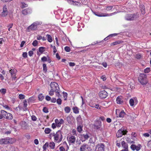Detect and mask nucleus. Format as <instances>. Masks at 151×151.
<instances>
[{
	"instance_id": "obj_34",
	"label": "nucleus",
	"mask_w": 151,
	"mask_h": 151,
	"mask_svg": "<svg viewBox=\"0 0 151 151\" xmlns=\"http://www.w3.org/2000/svg\"><path fill=\"white\" fill-rule=\"evenodd\" d=\"M51 131L52 130L50 128H46L45 129L44 132L45 134H48L50 133Z\"/></svg>"
},
{
	"instance_id": "obj_15",
	"label": "nucleus",
	"mask_w": 151,
	"mask_h": 151,
	"mask_svg": "<svg viewBox=\"0 0 151 151\" xmlns=\"http://www.w3.org/2000/svg\"><path fill=\"white\" fill-rule=\"evenodd\" d=\"M4 118L8 120H12L13 118L12 115L8 113L6 111V113H4Z\"/></svg>"
},
{
	"instance_id": "obj_10",
	"label": "nucleus",
	"mask_w": 151,
	"mask_h": 151,
	"mask_svg": "<svg viewBox=\"0 0 151 151\" xmlns=\"http://www.w3.org/2000/svg\"><path fill=\"white\" fill-rule=\"evenodd\" d=\"M99 95L101 99H104L108 96V94L106 91L103 90L99 92Z\"/></svg>"
},
{
	"instance_id": "obj_3",
	"label": "nucleus",
	"mask_w": 151,
	"mask_h": 151,
	"mask_svg": "<svg viewBox=\"0 0 151 151\" xmlns=\"http://www.w3.org/2000/svg\"><path fill=\"white\" fill-rule=\"evenodd\" d=\"M139 17V15L137 14H128L125 17V19L127 20H134Z\"/></svg>"
},
{
	"instance_id": "obj_12",
	"label": "nucleus",
	"mask_w": 151,
	"mask_h": 151,
	"mask_svg": "<svg viewBox=\"0 0 151 151\" xmlns=\"http://www.w3.org/2000/svg\"><path fill=\"white\" fill-rule=\"evenodd\" d=\"M129 103L130 105L132 106L134 105H136L138 103V101L136 97L131 99L129 101Z\"/></svg>"
},
{
	"instance_id": "obj_18",
	"label": "nucleus",
	"mask_w": 151,
	"mask_h": 151,
	"mask_svg": "<svg viewBox=\"0 0 151 151\" xmlns=\"http://www.w3.org/2000/svg\"><path fill=\"white\" fill-rule=\"evenodd\" d=\"M101 126V121H98L96 122L94 125L95 128L98 129H100Z\"/></svg>"
},
{
	"instance_id": "obj_2",
	"label": "nucleus",
	"mask_w": 151,
	"mask_h": 151,
	"mask_svg": "<svg viewBox=\"0 0 151 151\" xmlns=\"http://www.w3.org/2000/svg\"><path fill=\"white\" fill-rule=\"evenodd\" d=\"M138 81L142 85L146 84L148 82L146 75L144 73L140 74L138 78Z\"/></svg>"
},
{
	"instance_id": "obj_6",
	"label": "nucleus",
	"mask_w": 151,
	"mask_h": 151,
	"mask_svg": "<svg viewBox=\"0 0 151 151\" xmlns=\"http://www.w3.org/2000/svg\"><path fill=\"white\" fill-rule=\"evenodd\" d=\"M39 24L40 22H39L37 21L35 22L28 27V29L29 30V31L35 30L37 29V25Z\"/></svg>"
},
{
	"instance_id": "obj_40",
	"label": "nucleus",
	"mask_w": 151,
	"mask_h": 151,
	"mask_svg": "<svg viewBox=\"0 0 151 151\" xmlns=\"http://www.w3.org/2000/svg\"><path fill=\"white\" fill-rule=\"evenodd\" d=\"M0 92L2 95H4L6 92V89L5 88H2L0 89Z\"/></svg>"
},
{
	"instance_id": "obj_64",
	"label": "nucleus",
	"mask_w": 151,
	"mask_h": 151,
	"mask_svg": "<svg viewBox=\"0 0 151 151\" xmlns=\"http://www.w3.org/2000/svg\"><path fill=\"white\" fill-rule=\"evenodd\" d=\"M22 56L24 58H27V52H24L22 54Z\"/></svg>"
},
{
	"instance_id": "obj_33",
	"label": "nucleus",
	"mask_w": 151,
	"mask_h": 151,
	"mask_svg": "<svg viewBox=\"0 0 151 151\" xmlns=\"http://www.w3.org/2000/svg\"><path fill=\"white\" fill-rule=\"evenodd\" d=\"M140 10L142 14H143L145 13V10L144 6L143 5H141L140 6Z\"/></svg>"
},
{
	"instance_id": "obj_5",
	"label": "nucleus",
	"mask_w": 151,
	"mask_h": 151,
	"mask_svg": "<svg viewBox=\"0 0 151 151\" xmlns=\"http://www.w3.org/2000/svg\"><path fill=\"white\" fill-rule=\"evenodd\" d=\"M93 13L94 14H95L96 16L99 17H109L110 16H111L113 14H115L116 12H114L113 13H110V14H107V13H96L94 12H93Z\"/></svg>"
},
{
	"instance_id": "obj_59",
	"label": "nucleus",
	"mask_w": 151,
	"mask_h": 151,
	"mask_svg": "<svg viewBox=\"0 0 151 151\" xmlns=\"http://www.w3.org/2000/svg\"><path fill=\"white\" fill-rule=\"evenodd\" d=\"M34 100V97L33 96L29 98L28 101L29 102L33 101Z\"/></svg>"
},
{
	"instance_id": "obj_48",
	"label": "nucleus",
	"mask_w": 151,
	"mask_h": 151,
	"mask_svg": "<svg viewBox=\"0 0 151 151\" xmlns=\"http://www.w3.org/2000/svg\"><path fill=\"white\" fill-rule=\"evenodd\" d=\"M76 120L78 122H81L82 121V118L80 115H79L78 116Z\"/></svg>"
},
{
	"instance_id": "obj_47",
	"label": "nucleus",
	"mask_w": 151,
	"mask_h": 151,
	"mask_svg": "<svg viewBox=\"0 0 151 151\" xmlns=\"http://www.w3.org/2000/svg\"><path fill=\"white\" fill-rule=\"evenodd\" d=\"M45 47H39V51L42 53L44 51V49Z\"/></svg>"
},
{
	"instance_id": "obj_17",
	"label": "nucleus",
	"mask_w": 151,
	"mask_h": 151,
	"mask_svg": "<svg viewBox=\"0 0 151 151\" xmlns=\"http://www.w3.org/2000/svg\"><path fill=\"white\" fill-rule=\"evenodd\" d=\"M7 14L8 11L6 5H4L3 7V11L2 12L1 16L2 17H5L7 15Z\"/></svg>"
},
{
	"instance_id": "obj_49",
	"label": "nucleus",
	"mask_w": 151,
	"mask_h": 151,
	"mask_svg": "<svg viewBox=\"0 0 151 151\" xmlns=\"http://www.w3.org/2000/svg\"><path fill=\"white\" fill-rule=\"evenodd\" d=\"M64 49L66 52H69L70 51V47L67 46H66L65 47Z\"/></svg>"
},
{
	"instance_id": "obj_1",
	"label": "nucleus",
	"mask_w": 151,
	"mask_h": 151,
	"mask_svg": "<svg viewBox=\"0 0 151 151\" xmlns=\"http://www.w3.org/2000/svg\"><path fill=\"white\" fill-rule=\"evenodd\" d=\"M62 133L60 130H59L56 132H53L50 134L48 136L50 139L53 137L55 142L60 143L62 140L63 136Z\"/></svg>"
},
{
	"instance_id": "obj_29",
	"label": "nucleus",
	"mask_w": 151,
	"mask_h": 151,
	"mask_svg": "<svg viewBox=\"0 0 151 151\" xmlns=\"http://www.w3.org/2000/svg\"><path fill=\"white\" fill-rule=\"evenodd\" d=\"M45 98L44 96L42 93L39 94L38 96V98L39 101H42Z\"/></svg>"
},
{
	"instance_id": "obj_60",
	"label": "nucleus",
	"mask_w": 151,
	"mask_h": 151,
	"mask_svg": "<svg viewBox=\"0 0 151 151\" xmlns=\"http://www.w3.org/2000/svg\"><path fill=\"white\" fill-rule=\"evenodd\" d=\"M101 106H100L99 104H96L95 106H94V107L96 108L97 109H101Z\"/></svg>"
},
{
	"instance_id": "obj_63",
	"label": "nucleus",
	"mask_w": 151,
	"mask_h": 151,
	"mask_svg": "<svg viewBox=\"0 0 151 151\" xmlns=\"http://www.w3.org/2000/svg\"><path fill=\"white\" fill-rule=\"evenodd\" d=\"M47 58L45 56H43L41 58V60L43 62L47 61Z\"/></svg>"
},
{
	"instance_id": "obj_45",
	"label": "nucleus",
	"mask_w": 151,
	"mask_h": 151,
	"mask_svg": "<svg viewBox=\"0 0 151 151\" xmlns=\"http://www.w3.org/2000/svg\"><path fill=\"white\" fill-rule=\"evenodd\" d=\"M43 70L45 71V72H47V67L45 64L44 63L43 64Z\"/></svg>"
},
{
	"instance_id": "obj_31",
	"label": "nucleus",
	"mask_w": 151,
	"mask_h": 151,
	"mask_svg": "<svg viewBox=\"0 0 151 151\" xmlns=\"http://www.w3.org/2000/svg\"><path fill=\"white\" fill-rule=\"evenodd\" d=\"M73 112L75 114H78L79 112V109L76 106L73 107L72 108Z\"/></svg>"
},
{
	"instance_id": "obj_36",
	"label": "nucleus",
	"mask_w": 151,
	"mask_h": 151,
	"mask_svg": "<svg viewBox=\"0 0 151 151\" xmlns=\"http://www.w3.org/2000/svg\"><path fill=\"white\" fill-rule=\"evenodd\" d=\"M123 41H121L119 40L111 43V45H116L119 44L121 43Z\"/></svg>"
},
{
	"instance_id": "obj_38",
	"label": "nucleus",
	"mask_w": 151,
	"mask_h": 151,
	"mask_svg": "<svg viewBox=\"0 0 151 151\" xmlns=\"http://www.w3.org/2000/svg\"><path fill=\"white\" fill-rule=\"evenodd\" d=\"M71 117L68 116L67 117V120L69 123H72V119Z\"/></svg>"
},
{
	"instance_id": "obj_22",
	"label": "nucleus",
	"mask_w": 151,
	"mask_h": 151,
	"mask_svg": "<svg viewBox=\"0 0 151 151\" xmlns=\"http://www.w3.org/2000/svg\"><path fill=\"white\" fill-rule=\"evenodd\" d=\"M126 114V113L124 112V111L122 110L119 112L118 116H117L120 118H123L124 116Z\"/></svg>"
},
{
	"instance_id": "obj_30",
	"label": "nucleus",
	"mask_w": 151,
	"mask_h": 151,
	"mask_svg": "<svg viewBox=\"0 0 151 151\" xmlns=\"http://www.w3.org/2000/svg\"><path fill=\"white\" fill-rule=\"evenodd\" d=\"M113 7V6L111 5H107L105 6L104 9L107 11H109L112 9Z\"/></svg>"
},
{
	"instance_id": "obj_23",
	"label": "nucleus",
	"mask_w": 151,
	"mask_h": 151,
	"mask_svg": "<svg viewBox=\"0 0 151 151\" xmlns=\"http://www.w3.org/2000/svg\"><path fill=\"white\" fill-rule=\"evenodd\" d=\"M27 102L26 99L24 100L23 101V110L26 111L27 109Z\"/></svg>"
},
{
	"instance_id": "obj_9",
	"label": "nucleus",
	"mask_w": 151,
	"mask_h": 151,
	"mask_svg": "<svg viewBox=\"0 0 151 151\" xmlns=\"http://www.w3.org/2000/svg\"><path fill=\"white\" fill-rule=\"evenodd\" d=\"M80 150V151H90V147L86 144H84L81 145Z\"/></svg>"
},
{
	"instance_id": "obj_13",
	"label": "nucleus",
	"mask_w": 151,
	"mask_h": 151,
	"mask_svg": "<svg viewBox=\"0 0 151 151\" xmlns=\"http://www.w3.org/2000/svg\"><path fill=\"white\" fill-rule=\"evenodd\" d=\"M89 136L88 134H82L80 135V139L82 142L85 141L89 138Z\"/></svg>"
},
{
	"instance_id": "obj_42",
	"label": "nucleus",
	"mask_w": 151,
	"mask_h": 151,
	"mask_svg": "<svg viewBox=\"0 0 151 151\" xmlns=\"http://www.w3.org/2000/svg\"><path fill=\"white\" fill-rule=\"evenodd\" d=\"M150 71V68H147L144 70V72L145 73H148Z\"/></svg>"
},
{
	"instance_id": "obj_54",
	"label": "nucleus",
	"mask_w": 151,
	"mask_h": 151,
	"mask_svg": "<svg viewBox=\"0 0 151 151\" xmlns=\"http://www.w3.org/2000/svg\"><path fill=\"white\" fill-rule=\"evenodd\" d=\"M142 147L141 145H139L138 146H136L135 147V150H136L137 151H138Z\"/></svg>"
},
{
	"instance_id": "obj_58",
	"label": "nucleus",
	"mask_w": 151,
	"mask_h": 151,
	"mask_svg": "<svg viewBox=\"0 0 151 151\" xmlns=\"http://www.w3.org/2000/svg\"><path fill=\"white\" fill-rule=\"evenodd\" d=\"M32 120L33 121H36L37 120V118L36 116L34 115L31 116Z\"/></svg>"
},
{
	"instance_id": "obj_7",
	"label": "nucleus",
	"mask_w": 151,
	"mask_h": 151,
	"mask_svg": "<svg viewBox=\"0 0 151 151\" xmlns=\"http://www.w3.org/2000/svg\"><path fill=\"white\" fill-rule=\"evenodd\" d=\"M127 132V131L126 130H124L122 128L118 131L116 134V136L118 137H121L123 135L126 134Z\"/></svg>"
},
{
	"instance_id": "obj_35",
	"label": "nucleus",
	"mask_w": 151,
	"mask_h": 151,
	"mask_svg": "<svg viewBox=\"0 0 151 151\" xmlns=\"http://www.w3.org/2000/svg\"><path fill=\"white\" fill-rule=\"evenodd\" d=\"M70 110V108L68 106H66L64 108V111L66 113H69Z\"/></svg>"
},
{
	"instance_id": "obj_14",
	"label": "nucleus",
	"mask_w": 151,
	"mask_h": 151,
	"mask_svg": "<svg viewBox=\"0 0 151 151\" xmlns=\"http://www.w3.org/2000/svg\"><path fill=\"white\" fill-rule=\"evenodd\" d=\"M68 141L70 144H74L76 141V138L74 136L71 135L69 137Z\"/></svg>"
},
{
	"instance_id": "obj_37",
	"label": "nucleus",
	"mask_w": 151,
	"mask_h": 151,
	"mask_svg": "<svg viewBox=\"0 0 151 151\" xmlns=\"http://www.w3.org/2000/svg\"><path fill=\"white\" fill-rule=\"evenodd\" d=\"M46 36L47 37V39L48 41L50 42H52V37L49 34H47Z\"/></svg>"
},
{
	"instance_id": "obj_32",
	"label": "nucleus",
	"mask_w": 151,
	"mask_h": 151,
	"mask_svg": "<svg viewBox=\"0 0 151 151\" xmlns=\"http://www.w3.org/2000/svg\"><path fill=\"white\" fill-rule=\"evenodd\" d=\"M55 143L53 142H52L50 143L49 147L51 149H53L55 148Z\"/></svg>"
},
{
	"instance_id": "obj_62",
	"label": "nucleus",
	"mask_w": 151,
	"mask_h": 151,
	"mask_svg": "<svg viewBox=\"0 0 151 151\" xmlns=\"http://www.w3.org/2000/svg\"><path fill=\"white\" fill-rule=\"evenodd\" d=\"M56 125V124L55 123H52L51 125L52 128L53 129H55L57 127V126Z\"/></svg>"
},
{
	"instance_id": "obj_51",
	"label": "nucleus",
	"mask_w": 151,
	"mask_h": 151,
	"mask_svg": "<svg viewBox=\"0 0 151 151\" xmlns=\"http://www.w3.org/2000/svg\"><path fill=\"white\" fill-rule=\"evenodd\" d=\"M32 45L35 47L37 45H38V42L37 40H35L33 41V42L32 43Z\"/></svg>"
},
{
	"instance_id": "obj_24",
	"label": "nucleus",
	"mask_w": 151,
	"mask_h": 151,
	"mask_svg": "<svg viewBox=\"0 0 151 151\" xmlns=\"http://www.w3.org/2000/svg\"><path fill=\"white\" fill-rule=\"evenodd\" d=\"M11 79L12 81L14 83H15L17 82V79L16 77V74L11 75Z\"/></svg>"
},
{
	"instance_id": "obj_61",
	"label": "nucleus",
	"mask_w": 151,
	"mask_h": 151,
	"mask_svg": "<svg viewBox=\"0 0 151 151\" xmlns=\"http://www.w3.org/2000/svg\"><path fill=\"white\" fill-rule=\"evenodd\" d=\"M73 2L75 3V4H74V5H76L77 6H80L81 5V3L80 2H77V1H72Z\"/></svg>"
},
{
	"instance_id": "obj_56",
	"label": "nucleus",
	"mask_w": 151,
	"mask_h": 151,
	"mask_svg": "<svg viewBox=\"0 0 151 151\" xmlns=\"http://www.w3.org/2000/svg\"><path fill=\"white\" fill-rule=\"evenodd\" d=\"M28 6L27 4H26L25 3H22V8H24Z\"/></svg>"
},
{
	"instance_id": "obj_39",
	"label": "nucleus",
	"mask_w": 151,
	"mask_h": 151,
	"mask_svg": "<svg viewBox=\"0 0 151 151\" xmlns=\"http://www.w3.org/2000/svg\"><path fill=\"white\" fill-rule=\"evenodd\" d=\"M48 142L45 143L43 147V151H45V150H46L47 147H48Z\"/></svg>"
},
{
	"instance_id": "obj_11",
	"label": "nucleus",
	"mask_w": 151,
	"mask_h": 151,
	"mask_svg": "<svg viewBox=\"0 0 151 151\" xmlns=\"http://www.w3.org/2000/svg\"><path fill=\"white\" fill-rule=\"evenodd\" d=\"M55 122L56 124V125L58 127H60L61 125L64 123V121L63 119H60L59 120L58 119H56L55 120Z\"/></svg>"
},
{
	"instance_id": "obj_20",
	"label": "nucleus",
	"mask_w": 151,
	"mask_h": 151,
	"mask_svg": "<svg viewBox=\"0 0 151 151\" xmlns=\"http://www.w3.org/2000/svg\"><path fill=\"white\" fill-rule=\"evenodd\" d=\"M8 140L7 138H2L0 139V144H8Z\"/></svg>"
},
{
	"instance_id": "obj_25",
	"label": "nucleus",
	"mask_w": 151,
	"mask_h": 151,
	"mask_svg": "<svg viewBox=\"0 0 151 151\" xmlns=\"http://www.w3.org/2000/svg\"><path fill=\"white\" fill-rule=\"evenodd\" d=\"M7 139L8 140V142H7L8 144H13L14 143L15 141V140L14 139L12 138L8 137L7 138Z\"/></svg>"
},
{
	"instance_id": "obj_46",
	"label": "nucleus",
	"mask_w": 151,
	"mask_h": 151,
	"mask_svg": "<svg viewBox=\"0 0 151 151\" xmlns=\"http://www.w3.org/2000/svg\"><path fill=\"white\" fill-rule=\"evenodd\" d=\"M11 100L13 104H14L16 101V97L13 96L10 97Z\"/></svg>"
},
{
	"instance_id": "obj_57",
	"label": "nucleus",
	"mask_w": 151,
	"mask_h": 151,
	"mask_svg": "<svg viewBox=\"0 0 151 151\" xmlns=\"http://www.w3.org/2000/svg\"><path fill=\"white\" fill-rule=\"evenodd\" d=\"M132 138L134 139V137H135L137 136V134L135 132H133L132 133Z\"/></svg>"
},
{
	"instance_id": "obj_4",
	"label": "nucleus",
	"mask_w": 151,
	"mask_h": 151,
	"mask_svg": "<svg viewBox=\"0 0 151 151\" xmlns=\"http://www.w3.org/2000/svg\"><path fill=\"white\" fill-rule=\"evenodd\" d=\"M105 146L102 143L97 144L95 146L94 151H104Z\"/></svg>"
},
{
	"instance_id": "obj_28",
	"label": "nucleus",
	"mask_w": 151,
	"mask_h": 151,
	"mask_svg": "<svg viewBox=\"0 0 151 151\" xmlns=\"http://www.w3.org/2000/svg\"><path fill=\"white\" fill-rule=\"evenodd\" d=\"M121 145L124 149L128 150V145L124 141H122L121 142Z\"/></svg>"
},
{
	"instance_id": "obj_55",
	"label": "nucleus",
	"mask_w": 151,
	"mask_h": 151,
	"mask_svg": "<svg viewBox=\"0 0 151 151\" xmlns=\"http://www.w3.org/2000/svg\"><path fill=\"white\" fill-rule=\"evenodd\" d=\"M59 91L60 90H57V91H55V92L56 93V96H58V97L59 98L61 96L60 94Z\"/></svg>"
},
{
	"instance_id": "obj_21",
	"label": "nucleus",
	"mask_w": 151,
	"mask_h": 151,
	"mask_svg": "<svg viewBox=\"0 0 151 151\" xmlns=\"http://www.w3.org/2000/svg\"><path fill=\"white\" fill-rule=\"evenodd\" d=\"M6 111L3 110H1L0 111V119H2L4 118V113H6Z\"/></svg>"
},
{
	"instance_id": "obj_44",
	"label": "nucleus",
	"mask_w": 151,
	"mask_h": 151,
	"mask_svg": "<svg viewBox=\"0 0 151 151\" xmlns=\"http://www.w3.org/2000/svg\"><path fill=\"white\" fill-rule=\"evenodd\" d=\"M25 96L22 94H20L19 95V98L20 99H23L25 98Z\"/></svg>"
},
{
	"instance_id": "obj_43",
	"label": "nucleus",
	"mask_w": 151,
	"mask_h": 151,
	"mask_svg": "<svg viewBox=\"0 0 151 151\" xmlns=\"http://www.w3.org/2000/svg\"><path fill=\"white\" fill-rule=\"evenodd\" d=\"M54 92L55 91L54 90H52V89H51L49 91V94L50 96H52L54 94Z\"/></svg>"
},
{
	"instance_id": "obj_27",
	"label": "nucleus",
	"mask_w": 151,
	"mask_h": 151,
	"mask_svg": "<svg viewBox=\"0 0 151 151\" xmlns=\"http://www.w3.org/2000/svg\"><path fill=\"white\" fill-rule=\"evenodd\" d=\"M9 72L10 73L11 75L16 74L17 72V70L15 69H11L9 70Z\"/></svg>"
},
{
	"instance_id": "obj_52",
	"label": "nucleus",
	"mask_w": 151,
	"mask_h": 151,
	"mask_svg": "<svg viewBox=\"0 0 151 151\" xmlns=\"http://www.w3.org/2000/svg\"><path fill=\"white\" fill-rule=\"evenodd\" d=\"M57 103L59 105H61L62 103V100L60 98L56 100Z\"/></svg>"
},
{
	"instance_id": "obj_16",
	"label": "nucleus",
	"mask_w": 151,
	"mask_h": 151,
	"mask_svg": "<svg viewBox=\"0 0 151 151\" xmlns=\"http://www.w3.org/2000/svg\"><path fill=\"white\" fill-rule=\"evenodd\" d=\"M32 12V10L29 8L26 9L22 10V14L24 15H27L30 14Z\"/></svg>"
},
{
	"instance_id": "obj_19",
	"label": "nucleus",
	"mask_w": 151,
	"mask_h": 151,
	"mask_svg": "<svg viewBox=\"0 0 151 151\" xmlns=\"http://www.w3.org/2000/svg\"><path fill=\"white\" fill-rule=\"evenodd\" d=\"M116 101L117 104H122L123 103L122 96H118L116 99Z\"/></svg>"
},
{
	"instance_id": "obj_26",
	"label": "nucleus",
	"mask_w": 151,
	"mask_h": 151,
	"mask_svg": "<svg viewBox=\"0 0 151 151\" xmlns=\"http://www.w3.org/2000/svg\"><path fill=\"white\" fill-rule=\"evenodd\" d=\"M83 125H78L77 128V131L79 133L81 132L83 130Z\"/></svg>"
},
{
	"instance_id": "obj_50",
	"label": "nucleus",
	"mask_w": 151,
	"mask_h": 151,
	"mask_svg": "<svg viewBox=\"0 0 151 151\" xmlns=\"http://www.w3.org/2000/svg\"><path fill=\"white\" fill-rule=\"evenodd\" d=\"M121 142L119 140H116V145L119 147H120L121 146Z\"/></svg>"
},
{
	"instance_id": "obj_53",
	"label": "nucleus",
	"mask_w": 151,
	"mask_h": 151,
	"mask_svg": "<svg viewBox=\"0 0 151 151\" xmlns=\"http://www.w3.org/2000/svg\"><path fill=\"white\" fill-rule=\"evenodd\" d=\"M42 111L45 113H47L48 112V109L46 107H44L42 109Z\"/></svg>"
},
{
	"instance_id": "obj_41",
	"label": "nucleus",
	"mask_w": 151,
	"mask_h": 151,
	"mask_svg": "<svg viewBox=\"0 0 151 151\" xmlns=\"http://www.w3.org/2000/svg\"><path fill=\"white\" fill-rule=\"evenodd\" d=\"M63 97L64 98V100H67L68 94L66 92H63Z\"/></svg>"
},
{
	"instance_id": "obj_8",
	"label": "nucleus",
	"mask_w": 151,
	"mask_h": 151,
	"mask_svg": "<svg viewBox=\"0 0 151 151\" xmlns=\"http://www.w3.org/2000/svg\"><path fill=\"white\" fill-rule=\"evenodd\" d=\"M51 88L55 91L57 90H60V88L58 84L55 82H52L50 83Z\"/></svg>"
}]
</instances>
